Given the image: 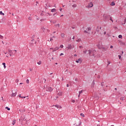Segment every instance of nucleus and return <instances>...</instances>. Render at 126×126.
<instances>
[{
  "mask_svg": "<svg viewBox=\"0 0 126 126\" xmlns=\"http://www.w3.org/2000/svg\"><path fill=\"white\" fill-rule=\"evenodd\" d=\"M118 58L120 60H121V59H122V56L121 55H119Z\"/></svg>",
  "mask_w": 126,
  "mask_h": 126,
  "instance_id": "nucleus-37",
  "label": "nucleus"
},
{
  "mask_svg": "<svg viewBox=\"0 0 126 126\" xmlns=\"http://www.w3.org/2000/svg\"><path fill=\"white\" fill-rule=\"evenodd\" d=\"M113 48H114V47L113 46V45H111V46H110V49H113Z\"/></svg>",
  "mask_w": 126,
  "mask_h": 126,
  "instance_id": "nucleus-47",
  "label": "nucleus"
},
{
  "mask_svg": "<svg viewBox=\"0 0 126 126\" xmlns=\"http://www.w3.org/2000/svg\"><path fill=\"white\" fill-rule=\"evenodd\" d=\"M8 51L9 54H12V50H11L10 49H8Z\"/></svg>",
  "mask_w": 126,
  "mask_h": 126,
  "instance_id": "nucleus-21",
  "label": "nucleus"
},
{
  "mask_svg": "<svg viewBox=\"0 0 126 126\" xmlns=\"http://www.w3.org/2000/svg\"><path fill=\"white\" fill-rule=\"evenodd\" d=\"M18 81H19V80H18V79H16L15 80V82H16V83H18Z\"/></svg>",
  "mask_w": 126,
  "mask_h": 126,
  "instance_id": "nucleus-41",
  "label": "nucleus"
},
{
  "mask_svg": "<svg viewBox=\"0 0 126 126\" xmlns=\"http://www.w3.org/2000/svg\"><path fill=\"white\" fill-rule=\"evenodd\" d=\"M67 48L68 50H71V49H73V48H74V46L71 45V44H68Z\"/></svg>",
  "mask_w": 126,
  "mask_h": 126,
  "instance_id": "nucleus-7",
  "label": "nucleus"
},
{
  "mask_svg": "<svg viewBox=\"0 0 126 126\" xmlns=\"http://www.w3.org/2000/svg\"><path fill=\"white\" fill-rule=\"evenodd\" d=\"M124 22H125V23H126V19L125 20Z\"/></svg>",
  "mask_w": 126,
  "mask_h": 126,
  "instance_id": "nucleus-62",
  "label": "nucleus"
},
{
  "mask_svg": "<svg viewBox=\"0 0 126 126\" xmlns=\"http://www.w3.org/2000/svg\"><path fill=\"white\" fill-rule=\"evenodd\" d=\"M47 32H50V30H47Z\"/></svg>",
  "mask_w": 126,
  "mask_h": 126,
  "instance_id": "nucleus-61",
  "label": "nucleus"
},
{
  "mask_svg": "<svg viewBox=\"0 0 126 126\" xmlns=\"http://www.w3.org/2000/svg\"><path fill=\"white\" fill-rule=\"evenodd\" d=\"M58 108H60V109H62V106L59 105V107Z\"/></svg>",
  "mask_w": 126,
  "mask_h": 126,
  "instance_id": "nucleus-57",
  "label": "nucleus"
},
{
  "mask_svg": "<svg viewBox=\"0 0 126 126\" xmlns=\"http://www.w3.org/2000/svg\"><path fill=\"white\" fill-rule=\"evenodd\" d=\"M83 53H84V54H86V53H87V50L84 51H83Z\"/></svg>",
  "mask_w": 126,
  "mask_h": 126,
  "instance_id": "nucleus-43",
  "label": "nucleus"
},
{
  "mask_svg": "<svg viewBox=\"0 0 126 126\" xmlns=\"http://www.w3.org/2000/svg\"><path fill=\"white\" fill-rule=\"evenodd\" d=\"M59 10L62 11V10H63V8H62V7H60V9H59Z\"/></svg>",
  "mask_w": 126,
  "mask_h": 126,
  "instance_id": "nucleus-46",
  "label": "nucleus"
},
{
  "mask_svg": "<svg viewBox=\"0 0 126 126\" xmlns=\"http://www.w3.org/2000/svg\"><path fill=\"white\" fill-rule=\"evenodd\" d=\"M87 31H91V28H88V29L87 30Z\"/></svg>",
  "mask_w": 126,
  "mask_h": 126,
  "instance_id": "nucleus-28",
  "label": "nucleus"
},
{
  "mask_svg": "<svg viewBox=\"0 0 126 126\" xmlns=\"http://www.w3.org/2000/svg\"><path fill=\"white\" fill-rule=\"evenodd\" d=\"M29 20H32V18L31 17H29Z\"/></svg>",
  "mask_w": 126,
  "mask_h": 126,
  "instance_id": "nucleus-39",
  "label": "nucleus"
},
{
  "mask_svg": "<svg viewBox=\"0 0 126 126\" xmlns=\"http://www.w3.org/2000/svg\"><path fill=\"white\" fill-rule=\"evenodd\" d=\"M115 5V3L114 2V1L112 2L110 4V5H111L112 6H114V5Z\"/></svg>",
  "mask_w": 126,
  "mask_h": 126,
  "instance_id": "nucleus-14",
  "label": "nucleus"
},
{
  "mask_svg": "<svg viewBox=\"0 0 126 126\" xmlns=\"http://www.w3.org/2000/svg\"><path fill=\"white\" fill-rule=\"evenodd\" d=\"M46 91L52 92V91H53V88H52L51 87H47L46 88Z\"/></svg>",
  "mask_w": 126,
  "mask_h": 126,
  "instance_id": "nucleus-6",
  "label": "nucleus"
},
{
  "mask_svg": "<svg viewBox=\"0 0 126 126\" xmlns=\"http://www.w3.org/2000/svg\"><path fill=\"white\" fill-rule=\"evenodd\" d=\"M56 9L55 8H53L51 9V12H56Z\"/></svg>",
  "mask_w": 126,
  "mask_h": 126,
  "instance_id": "nucleus-15",
  "label": "nucleus"
},
{
  "mask_svg": "<svg viewBox=\"0 0 126 126\" xmlns=\"http://www.w3.org/2000/svg\"><path fill=\"white\" fill-rule=\"evenodd\" d=\"M17 95V90H15V93H12V94H11V97H15Z\"/></svg>",
  "mask_w": 126,
  "mask_h": 126,
  "instance_id": "nucleus-5",
  "label": "nucleus"
},
{
  "mask_svg": "<svg viewBox=\"0 0 126 126\" xmlns=\"http://www.w3.org/2000/svg\"><path fill=\"white\" fill-rule=\"evenodd\" d=\"M79 48H82V46H80Z\"/></svg>",
  "mask_w": 126,
  "mask_h": 126,
  "instance_id": "nucleus-64",
  "label": "nucleus"
},
{
  "mask_svg": "<svg viewBox=\"0 0 126 126\" xmlns=\"http://www.w3.org/2000/svg\"><path fill=\"white\" fill-rule=\"evenodd\" d=\"M89 54L90 57H95V55H96V51L95 50H89Z\"/></svg>",
  "mask_w": 126,
  "mask_h": 126,
  "instance_id": "nucleus-1",
  "label": "nucleus"
},
{
  "mask_svg": "<svg viewBox=\"0 0 126 126\" xmlns=\"http://www.w3.org/2000/svg\"><path fill=\"white\" fill-rule=\"evenodd\" d=\"M120 100H121L122 101H124V100H125L124 97H121Z\"/></svg>",
  "mask_w": 126,
  "mask_h": 126,
  "instance_id": "nucleus-34",
  "label": "nucleus"
},
{
  "mask_svg": "<svg viewBox=\"0 0 126 126\" xmlns=\"http://www.w3.org/2000/svg\"><path fill=\"white\" fill-rule=\"evenodd\" d=\"M50 14L49 13H46V12L42 11L41 13V15H42V16H43V15L44 16H48V15Z\"/></svg>",
  "mask_w": 126,
  "mask_h": 126,
  "instance_id": "nucleus-8",
  "label": "nucleus"
},
{
  "mask_svg": "<svg viewBox=\"0 0 126 126\" xmlns=\"http://www.w3.org/2000/svg\"><path fill=\"white\" fill-rule=\"evenodd\" d=\"M43 79H44V80L45 81L44 83H46V81H47V80L45 79V78H44Z\"/></svg>",
  "mask_w": 126,
  "mask_h": 126,
  "instance_id": "nucleus-48",
  "label": "nucleus"
},
{
  "mask_svg": "<svg viewBox=\"0 0 126 126\" xmlns=\"http://www.w3.org/2000/svg\"><path fill=\"white\" fill-rule=\"evenodd\" d=\"M76 63H82V61H81V59L79 58L78 59V60L76 61Z\"/></svg>",
  "mask_w": 126,
  "mask_h": 126,
  "instance_id": "nucleus-10",
  "label": "nucleus"
},
{
  "mask_svg": "<svg viewBox=\"0 0 126 126\" xmlns=\"http://www.w3.org/2000/svg\"><path fill=\"white\" fill-rule=\"evenodd\" d=\"M15 123H16V120H13L12 122V124L13 125V126H14L15 125Z\"/></svg>",
  "mask_w": 126,
  "mask_h": 126,
  "instance_id": "nucleus-12",
  "label": "nucleus"
},
{
  "mask_svg": "<svg viewBox=\"0 0 126 126\" xmlns=\"http://www.w3.org/2000/svg\"><path fill=\"white\" fill-rule=\"evenodd\" d=\"M0 39H3V36L0 34Z\"/></svg>",
  "mask_w": 126,
  "mask_h": 126,
  "instance_id": "nucleus-33",
  "label": "nucleus"
},
{
  "mask_svg": "<svg viewBox=\"0 0 126 126\" xmlns=\"http://www.w3.org/2000/svg\"><path fill=\"white\" fill-rule=\"evenodd\" d=\"M94 85H94V84H92L91 86V88H94Z\"/></svg>",
  "mask_w": 126,
  "mask_h": 126,
  "instance_id": "nucleus-26",
  "label": "nucleus"
},
{
  "mask_svg": "<svg viewBox=\"0 0 126 126\" xmlns=\"http://www.w3.org/2000/svg\"><path fill=\"white\" fill-rule=\"evenodd\" d=\"M60 48H63V45H60Z\"/></svg>",
  "mask_w": 126,
  "mask_h": 126,
  "instance_id": "nucleus-44",
  "label": "nucleus"
},
{
  "mask_svg": "<svg viewBox=\"0 0 126 126\" xmlns=\"http://www.w3.org/2000/svg\"><path fill=\"white\" fill-rule=\"evenodd\" d=\"M66 87H69V85L68 84L66 85Z\"/></svg>",
  "mask_w": 126,
  "mask_h": 126,
  "instance_id": "nucleus-50",
  "label": "nucleus"
},
{
  "mask_svg": "<svg viewBox=\"0 0 126 126\" xmlns=\"http://www.w3.org/2000/svg\"><path fill=\"white\" fill-rule=\"evenodd\" d=\"M88 4V5L86 6L87 8H91V7H93V2H91Z\"/></svg>",
  "mask_w": 126,
  "mask_h": 126,
  "instance_id": "nucleus-2",
  "label": "nucleus"
},
{
  "mask_svg": "<svg viewBox=\"0 0 126 126\" xmlns=\"http://www.w3.org/2000/svg\"><path fill=\"white\" fill-rule=\"evenodd\" d=\"M77 42H80V39H78V40H77Z\"/></svg>",
  "mask_w": 126,
  "mask_h": 126,
  "instance_id": "nucleus-52",
  "label": "nucleus"
},
{
  "mask_svg": "<svg viewBox=\"0 0 126 126\" xmlns=\"http://www.w3.org/2000/svg\"><path fill=\"white\" fill-rule=\"evenodd\" d=\"M92 84L95 85V80H94L93 81V82H92Z\"/></svg>",
  "mask_w": 126,
  "mask_h": 126,
  "instance_id": "nucleus-30",
  "label": "nucleus"
},
{
  "mask_svg": "<svg viewBox=\"0 0 126 126\" xmlns=\"http://www.w3.org/2000/svg\"><path fill=\"white\" fill-rule=\"evenodd\" d=\"M96 31H97V32H99L100 31V30H99V27H97V29H96Z\"/></svg>",
  "mask_w": 126,
  "mask_h": 126,
  "instance_id": "nucleus-24",
  "label": "nucleus"
},
{
  "mask_svg": "<svg viewBox=\"0 0 126 126\" xmlns=\"http://www.w3.org/2000/svg\"><path fill=\"white\" fill-rule=\"evenodd\" d=\"M16 52H17V51L15 50H13V51H12L11 55H15V54H16Z\"/></svg>",
  "mask_w": 126,
  "mask_h": 126,
  "instance_id": "nucleus-11",
  "label": "nucleus"
},
{
  "mask_svg": "<svg viewBox=\"0 0 126 126\" xmlns=\"http://www.w3.org/2000/svg\"><path fill=\"white\" fill-rule=\"evenodd\" d=\"M84 33H86L87 34H88V32L87 31H84Z\"/></svg>",
  "mask_w": 126,
  "mask_h": 126,
  "instance_id": "nucleus-36",
  "label": "nucleus"
},
{
  "mask_svg": "<svg viewBox=\"0 0 126 126\" xmlns=\"http://www.w3.org/2000/svg\"><path fill=\"white\" fill-rule=\"evenodd\" d=\"M118 37L119 39H121V38H123V35H122V34H120L119 35Z\"/></svg>",
  "mask_w": 126,
  "mask_h": 126,
  "instance_id": "nucleus-22",
  "label": "nucleus"
},
{
  "mask_svg": "<svg viewBox=\"0 0 126 126\" xmlns=\"http://www.w3.org/2000/svg\"><path fill=\"white\" fill-rule=\"evenodd\" d=\"M74 57H77V55L74 54Z\"/></svg>",
  "mask_w": 126,
  "mask_h": 126,
  "instance_id": "nucleus-54",
  "label": "nucleus"
},
{
  "mask_svg": "<svg viewBox=\"0 0 126 126\" xmlns=\"http://www.w3.org/2000/svg\"><path fill=\"white\" fill-rule=\"evenodd\" d=\"M33 41H34V39H32V42H33Z\"/></svg>",
  "mask_w": 126,
  "mask_h": 126,
  "instance_id": "nucleus-63",
  "label": "nucleus"
},
{
  "mask_svg": "<svg viewBox=\"0 0 126 126\" xmlns=\"http://www.w3.org/2000/svg\"><path fill=\"white\" fill-rule=\"evenodd\" d=\"M34 38H35V35H33L32 37V39H34Z\"/></svg>",
  "mask_w": 126,
  "mask_h": 126,
  "instance_id": "nucleus-38",
  "label": "nucleus"
},
{
  "mask_svg": "<svg viewBox=\"0 0 126 126\" xmlns=\"http://www.w3.org/2000/svg\"><path fill=\"white\" fill-rule=\"evenodd\" d=\"M106 32H103V34H104V35H106Z\"/></svg>",
  "mask_w": 126,
  "mask_h": 126,
  "instance_id": "nucleus-55",
  "label": "nucleus"
},
{
  "mask_svg": "<svg viewBox=\"0 0 126 126\" xmlns=\"http://www.w3.org/2000/svg\"><path fill=\"white\" fill-rule=\"evenodd\" d=\"M72 7H76V4H74L72 5Z\"/></svg>",
  "mask_w": 126,
  "mask_h": 126,
  "instance_id": "nucleus-31",
  "label": "nucleus"
},
{
  "mask_svg": "<svg viewBox=\"0 0 126 126\" xmlns=\"http://www.w3.org/2000/svg\"><path fill=\"white\" fill-rule=\"evenodd\" d=\"M97 78H100V75L97 76Z\"/></svg>",
  "mask_w": 126,
  "mask_h": 126,
  "instance_id": "nucleus-60",
  "label": "nucleus"
},
{
  "mask_svg": "<svg viewBox=\"0 0 126 126\" xmlns=\"http://www.w3.org/2000/svg\"><path fill=\"white\" fill-rule=\"evenodd\" d=\"M41 63H42V62L41 61H39V62L37 63V64H38L39 65H40Z\"/></svg>",
  "mask_w": 126,
  "mask_h": 126,
  "instance_id": "nucleus-27",
  "label": "nucleus"
},
{
  "mask_svg": "<svg viewBox=\"0 0 126 126\" xmlns=\"http://www.w3.org/2000/svg\"><path fill=\"white\" fill-rule=\"evenodd\" d=\"M109 20L112 21V23L114 22V20H113V19H112V17H110Z\"/></svg>",
  "mask_w": 126,
  "mask_h": 126,
  "instance_id": "nucleus-19",
  "label": "nucleus"
},
{
  "mask_svg": "<svg viewBox=\"0 0 126 126\" xmlns=\"http://www.w3.org/2000/svg\"><path fill=\"white\" fill-rule=\"evenodd\" d=\"M0 14H1V15H4V13H2V11H0Z\"/></svg>",
  "mask_w": 126,
  "mask_h": 126,
  "instance_id": "nucleus-25",
  "label": "nucleus"
},
{
  "mask_svg": "<svg viewBox=\"0 0 126 126\" xmlns=\"http://www.w3.org/2000/svg\"><path fill=\"white\" fill-rule=\"evenodd\" d=\"M26 82L28 84L29 83V80L27 79Z\"/></svg>",
  "mask_w": 126,
  "mask_h": 126,
  "instance_id": "nucleus-42",
  "label": "nucleus"
},
{
  "mask_svg": "<svg viewBox=\"0 0 126 126\" xmlns=\"http://www.w3.org/2000/svg\"><path fill=\"white\" fill-rule=\"evenodd\" d=\"M110 16H108V15H106V16H105L104 18H103V20L104 21H105V22H107V21H109V17Z\"/></svg>",
  "mask_w": 126,
  "mask_h": 126,
  "instance_id": "nucleus-4",
  "label": "nucleus"
},
{
  "mask_svg": "<svg viewBox=\"0 0 126 126\" xmlns=\"http://www.w3.org/2000/svg\"><path fill=\"white\" fill-rule=\"evenodd\" d=\"M77 123H79V124L77 125V123L76 122L75 124H74V125H76V126H81V121H80V120H79V119H77Z\"/></svg>",
  "mask_w": 126,
  "mask_h": 126,
  "instance_id": "nucleus-3",
  "label": "nucleus"
},
{
  "mask_svg": "<svg viewBox=\"0 0 126 126\" xmlns=\"http://www.w3.org/2000/svg\"><path fill=\"white\" fill-rule=\"evenodd\" d=\"M21 98H26V96H22Z\"/></svg>",
  "mask_w": 126,
  "mask_h": 126,
  "instance_id": "nucleus-56",
  "label": "nucleus"
},
{
  "mask_svg": "<svg viewBox=\"0 0 126 126\" xmlns=\"http://www.w3.org/2000/svg\"><path fill=\"white\" fill-rule=\"evenodd\" d=\"M19 97H20V98H21L22 96H21V94H19Z\"/></svg>",
  "mask_w": 126,
  "mask_h": 126,
  "instance_id": "nucleus-51",
  "label": "nucleus"
},
{
  "mask_svg": "<svg viewBox=\"0 0 126 126\" xmlns=\"http://www.w3.org/2000/svg\"><path fill=\"white\" fill-rule=\"evenodd\" d=\"M72 103H75V100H72Z\"/></svg>",
  "mask_w": 126,
  "mask_h": 126,
  "instance_id": "nucleus-45",
  "label": "nucleus"
},
{
  "mask_svg": "<svg viewBox=\"0 0 126 126\" xmlns=\"http://www.w3.org/2000/svg\"><path fill=\"white\" fill-rule=\"evenodd\" d=\"M60 56H63V53L60 54Z\"/></svg>",
  "mask_w": 126,
  "mask_h": 126,
  "instance_id": "nucleus-49",
  "label": "nucleus"
},
{
  "mask_svg": "<svg viewBox=\"0 0 126 126\" xmlns=\"http://www.w3.org/2000/svg\"><path fill=\"white\" fill-rule=\"evenodd\" d=\"M81 117H83V118H84V117H85V116L84 115V114L83 113H81L80 114Z\"/></svg>",
  "mask_w": 126,
  "mask_h": 126,
  "instance_id": "nucleus-18",
  "label": "nucleus"
},
{
  "mask_svg": "<svg viewBox=\"0 0 126 126\" xmlns=\"http://www.w3.org/2000/svg\"><path fill=\"white\" fill-rule=\"evenodd\" d=\"M61 37L62 38H64V33H61Z\"/></svg>",
  "mask_w": 126,
  "mask_h": 126,
  "instance_id": "nucleus-20",
  "label": "nucleus"
},
{
  "mask_svg": "<svg viewBox=\"0 0 126 126\" xmlns=\"http://www.w3.org/2000/svg\"><path fill=\"white\" fill-rule=\"evenodd\" d=\"M55 107H56V108H57V109H58V108H59V105L56 104V105H55Z\"/></svg>",
  "mask_w": 126,
  "mask_h": 126,
  "instance_id": "nucleus-35",
  "label": "nucleus"
},
{
  "mask_svg": "<svg viewBox=\"0 0 126 126\" xmlns=\"http://www.w3.org/2000/svg\"><path fill=\"white\" fill-rule=\"evenodd\" d=\"M106 35L109 37L110 36V35L109 34V33H107Z\"/></svg>",
  "mask_w": 126,
  "mask_h": 126,
  "instance_id": "nucleus-59",
  "label": "nucleus"
},
{
  "mask_svg": "<svg viewBox=\"0 0 126 126\" xmlns=\"http://www.w3.org/2000/svg\"><path fill=\"white\" fill-rule=\"evenodd\" d=\"M110 63H110V62H108V65H109V64H110Z\"/></svg>",
  "mask_w": 126,
  "mask_h": 126,
  "instance_id": "nucleus-58",
  "label": "nucleus"
},
{
  "mask_svg": "<svg viewBox=\"0 0 126 126\" xmlns=\"http://www.w3.org/2000/svg\"><path fill=\"white\" fill-rule=\"evenodd\" d=\"M87 31H91V28H88V29L87 30Z\"/></svg>",
  "mask_w": 126,
  "mask_h": 126,
  "instance_id": "nucleus-29",
  "label": "nucleus"
},
{
  "mask_svg": "<svg viewBox=\"0 0 126 126\" xmlns=\"http://www.w3.org/2000/svg\"><path fill=\"white\" fill-rule=\"evenodd\" d=\"M5 109L8 111H10V108H9L8 107H6Z\"/></svg>",
  "mask_w": 126,
  "mask_h": 126,
  "instance_id": "nucleus-23",
  "label": "nucleus"
},
{
  "mask_svg": "<svg viewBox=\"0 0 126 126\" xmlns=\"http://www.w3.org/2000/svg\"><path fill=\"white\" fill-rule=\"evenodd\" d=\"M41 30L42 31H43V32H45V31H46V29H45L44 27L41 28Z\"/></svg>",
  "mask_w": 126,
  "mask_h": 126,
  "instance_id": "nucleus-13",
  "label": "nucleus"
},
{
  "mask_svg": "<svg viewBox=\"0 0 126 126\" xmlns=\"http://www.w3.org/2000/svg\"><path fill=\"white\" fill-rule=\"evenodd\" d=\"M53 38L52 37L50 38V41H53Z\"/></svg>",
  "mask_w": 126,
  "mask_h": 126,
  "instance_id": "nucleus-53",
  "label": "nucleus"
},
{
  "mask_svg": "<svg viewBox=\"0 0 126 126\" xmlns=\"http://www.w3.org/2000/svg\"><path fill=\"white\" fill-rule=\"evenodd\" d=\"M55 26L56 27H60V24H55Z\"/></svg>",
  "mask_w": 126,
  "mask_h": 126,
  "instance_id": "nucleus-17",
  "label": "nucleus"
},
{
  "mask_svg": "<svg viewBox=\"0 0 126 126\" xmlns=\"http://www.w3.org/2000/svg\"><path fill=\"white\" fill-rule=\"evenodd\" d=\"M81 93H82V91H80L79 92V95H80L81 94Z\"/></svg>",
  "mask_w": 126,
  "mask_h": 126,
  "instance_id": "nucleus-40",
  "label": "nucleus"
},
{
  "mask_svg": "<svg viewBox=\"0 0 126 126\" xmlns=\"http://www.w3.org/2000/svg\"><path fill=\"white\" fill-rule=\"evenodd\" d=\"M101 86H104V82H101Z\"/></svg>",
  "mask_w": 126,
  "mask_h": 126,
  "instance_id": "nucleus-32",
  "label": "nucleus"
},
{
  "mask_svg": "<svg viewBox=\"0 0 126 126\" xmlns=\"http://www.w3.org/2000/svg\"><path fill=\"white\" fill-rule=\"evenodd\" d=\"M50 49L53 50V52H56V51H58V50H59V49H60V47H56L54 49L52 48Z\"/></svg>",
  "mask_w": 126,
  "mask_h": 126,
  "instance_id": "nucleus-9",
  "label": "nucleus"
},
{
  "mask_svg": "<svg viewBox=\"0 0 126 126\" xmlns=\"http://www.w3.org/2000/svg\"><path fill=\"white\" fill-rule=\"evenodd\" d=\"M2 64V65H3L4 68H6V66H5V63H3Z\"/></svg>",
  "mask_w": 126,
  "mask_h": 126,
  "instance_id": "nucleus-16",
  "label": "nucleus"
}]
</instances>
